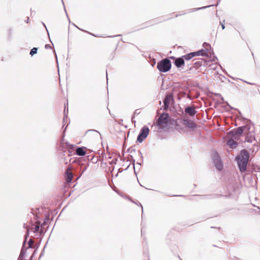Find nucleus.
<instances>
[{"instance_id":"obj_1","label":"nucleus","mask_w":260,"mask_h":260,"mask_svg":"<svg viewBox=\"0 0 260 260\" xmlns=\"http://www.w3.org/2000/svg\"><path fill=\"white\" fill-rule=\"evenodd\" d=\"M249 157L248 152L246 150H242L237 157L238 166L241 172L246 171Z\"/></svg>"},{"instance_id":"obj_2","label":"nucleus","mask_w":260,"mask_h":260,"mask_svg":"<svg viewBox=\"0 0 260 260\" xmlns=\"http://www.w3.org/2000/svg\"><path fill=\"white\" fill-rule=\"evenodd\" d=\"M157 68L161 72H168L171 68V61L167 58L164 59L157 63Z\"/></svg>"},{"instance_id":"obj_3","label":"nucleus","mask_w":260,"mask_h":260,"mask_svg":"<svg viewBox=\"0 0 260 260\" xmlns=\"http://www.w3.org/2000/svg\"><path fill=\"white\" fill-rule=\"evenodd\" d=\"M170 121V118L168 113H162L160 115L157 120L158 126L160 128L166 127L169 121Z\"/></svg>"},{"instance_id":"obj_4","label":"nucleus","mask_w":260,"mask_h":260,"mask_svg":"<svg viewBox=\"0 0 260 260\" xmlns=\"http://www.w3.org/2000/svg\"><path fill=\"white\" fill-rule=\"evenodd\" d=\"M149 133V128L146 126L143 127L137 138V141L141 143L147 137Z\"/></svg>"},{"instance_id":"obj_5","label":"nucleus","mask_w":260,"mask_h":260,"mask_svg":"<svg viewBox=\"0 0 260 260\" xmlns=\"http://www.w3.org/2000/svg\"><path fill=\"white\" fill-rule=\"evenodd\" d=\"M73 175L71 172V167L68 168L65 172L64 178L67 183H70L73 179Z\"/></svg>"},{"instance_id":"obj_6","label":"nucleus","mask_w":260,"mask_h":260,"mask_svg":"<svg viewBox=\"0 0 260 260\" xmlns=\"http://www.w3.org/2000/svg\"><path fill=\"white\" fill-rule=\"evenodd\" d=\"M34 227H31V230L35 233H41L42 232V229L40 227V222L39 221H36L34 225H32Z\"/></svg>"},{"instance_id":"obj_7","label":"nucleus","mask_w":260,"mask_h":260,"mask_svg":"<svg viewBox=\"0 0 260 260\" xmlns=\"http://www.w3.org/2000/svg\"><path fill=\"white\" fill-rule=\"evenodd\" d=\"M173 100L171 94H167L164 101L165 109H167L169 106L171 101Z\"/></svg>"},{"instance_id":"obj_8","label":"nucleus","mask_w":260,"mask_h":260,"mask_svg":"<svg viewBox=\"0 0 260 260\" xmlns=\"http://www.w3.org/2000/svg\"><path fill=\"white\" fill-rule=\"evenodd\" d=\"M175 65L177 68H181L182 66L184 64V60L182 56L181 57L177 58L175 59L174 62Z\"/></svg>"},{"instance_id":"obj_9","label":"nucleus","mask_w":260,"mask_h":260,"mask_svg":"<svg viewBox=\"0 0 260 260\" xmlns=\"http://www.w3.org/2000/svg\"><path fill=\"white\" fill-rule=\"evenodd\" d=\"M185 113L188 114L190 116H193L196 114V111L193 107H187L185 109Z\"/></svg>"},{"instance_id":"obj_10","label":"nucleus","mask_w":260,"mask_h":260,"mask_svg":"<svg viewBox=\"0 0 260 260\" xmlns=\"http://www.w3.org/2000/svg\"><path fill=\"white\" fill-rule=\"evenodd\" d=\"M85 149H86L85 147H79L76 149V153L79 156H83L86 153Z\"/></svg>"},{"instance_id":"obj_11","label":"nucleus","mask_w":260,"mask_h":260,"mask_svg":"<svg viewBox=\"0 0 260 260\" xmlns=\"http://www.w3.org/2000/svg\"><path fill=\"white\" fill-rule=\"evenodd\" d=\"M227 145L229 146L231 148H234L237 146V143L233 139H230L227 142Z\"/></svg>"},{"instance_id":"obj_12","label":"nucleus","mask_w":260,"mask_h":260,"mask_svg":"<svg viewBox=\"0 0 260 260\" xmlns=\"http://www.w3.org/2000/svg\"><path fill=\"white\" fill-rule=\"evenodd\" d=\"M243 132V128L239 127L237 128L234 132H232V135L234 136H239Z\"/></svg>"},{"instance_id":"obj_13","label":"nucleus","mask_w":260,"mask_h":260,"mask_svg":"<svg viewBox=\"0 0 260 260\" xmlns=\"http://www.w3.org/2000/svg\"><path fill=\"white\" fill-rule=\"evenodd\" d=\"M195 53H194V52H191V53H188V54H187L186 55L182 56V57L184 59L188 60H189V59H191L193 57L196 56V54Z\"/></svg>"},{"instance_id":"obj_14","label":"nucleus","mask_w":260,"mask_h":260,"mask_svg":"<svg viewBox=\"0 0 260 260\" xmlns=\"http://www.w3.org/2000/svg\"><path fill=\"white\" fill-rule=\"evenodd\" d=\"M184 122L185 124L189 127L194 128L196 126L195 123L191 120H185Z\"/></svg>"},{"instance_id":"obj_15","label":"nucleus","mask_w":260,"mask_h":260,"mask_svg":"<svg viewBox=\"0 0 260 260\" xmlns=\"http://www.w3.org/2000/svg\"><path fill=\"white\" fill-rule=\"evenodd\" d=\"M215 163L216 167L218 170H222L223 167H222V164H221L220 159H217V161H215Z\"/></svg>"},{"instance_id":"obj_16","label":"nucleus","mask_w":260,"mask_h":260,"mask_svg":"<svg viewBox=\"0 0 260 260\" xmlns=\"http://www.w3.org/2000/svg\"><path fill=\"white\" fill-rule=\"evenodd\" d=\"M194 52L196 53H195L196 56H200V55L205 56L207 54V53L205 52V51L204 50H199L198 51Z\"/></svg>"},{"instance_id":"obj_17","label":"nucleus","mask_w":260,"mask_h":260,"mask_svg":"<svg viewBox=\"0 0 260 260\" xmlns=\"http://www.w3.org/2000/svg\"><path fill=\"white\" fill-rule=\"evenodd\" d=\"M202 65V61H196L193 65V68L196 69H198L200 67H201Z\"/></svg>"},{"instance_id":"obj_18","label":"nucleus","mask_w":260,"mask_h":260,"mask_svg":"<svg viewBox=\"0 0 260 260\" xmlns=\"http://www.w3.org/2000/svg\"><path fill=\"white\" fill-rule=\"evenodd\" d=\"M37 50H38V49L37 48H33L31 50H30V55H31V56H33L34 54H36L37 52Z\"/></svg>"},{"instance_id":"obj_19","label":"nucleus","mask_w":260,"mask_h":260,"mask_svg":"<svg viewBox=\"0 0 260 260\" xmlns=\"http://www.w3.org/2000/svg\"><path fill=\"white\" fill-rule=\"evenodd\" d=\"M182 15H183L182 14H175V13H173V14H172V17H171V18H176V17H178L179 16H182Z\"/></svg>"},{"instance_id":"obj_20","label":"nucleus","mask_w":260,"mask_h":260,"mask_svg":"<svg viewBox=\"0 0 260 260\" xmlns=\"http://www.w3.org/2000/svg\"><path fill=\"white\" fill-rule=\"evenodd\" d=\"M34 242L33 240H30L28 242V244H29V247H31L32 245L34 244Z\"/></svg>"},{"instance_id":"obj_21","label":"nucleus","mask_w":260,"mask_h":260,"mask_svg":"<svg viewBox=\"0 0 260 260\" xmlns=\"http://www.w3.org/2000/svg\"><path fill=\"white\" fill-rule=\"evenodd\" d=\"M224 22V21H223V22H220V24L221 25L222 29H224L225 28Z\"/></svg>"},{"instance_id":"obj_22","label":"nucleus","mask_w":260,"mask_h":260,"mask_svg":"<svg viewBox=\"0 0 260 260\" xmlns=\"http://www.w3.org/2000/svg\"><path fill=\"white\" fill-rule=\"evenodd\" d=\"M232 194V192H229L226 195H225V197H230Z\"/></svg>"},{"instance_id":"obj_23","label":"nucleus","mask_w":260,"mask_h":260,"mask_svg":"<svg viewBox=\"0 0 260 260\" xmlns=\"http://www.w3.org/2000/svg\"><path fill=\"white\" fill-rule=\"evenodd\" d=\"M235 190H236L235 187H233V191H235Z\"/></svg>"},{"instance_id":"obj_24","label":"nucleus","mask_w":260,"mask_h":260,"mask_svg":"<svg viewBox=\"0 0 260 260\" xmlns=\"http://www.w3.org/2000/svg\"><path fill=\"white\" fill-rule=\"evenodd\" d=\"M26 229H27V231L28 232L29 231V229L27 228V226L26 227Z\"/></svg>"},{"instance_id":"obj_25","label":"nucleus","mask_w":260,"mask_h":260,"mask_svg":"<svg viewBox=\"0 0 260 260\" xmlns=\"http://www.w3.org/2000/svg\"><path fill=\"white\" fill-rule=\"evenodd\" d=\"M45 47L47 48V47H48V46H47V45L45 46Z\"/></svg>"},{"instance_id":"obj_26","label":"nucleus","mask_w":260,"mask_h":260,"mask_svg":"<svg viewBox=\"0 0 260 260\" xmlns=\"http://www.w3.org/2000/svg\"><path fill=\"white\" fill-rule=\"evenodd\" d=\"M45 47L47 48V47H48V46H47V45L45 46Z\"/></svg>"}]
</instances>
